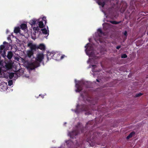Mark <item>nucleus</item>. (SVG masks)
I'll return each mask as SVG.
<instances>
[{"label":"nucleus","instance_id":"nucleus-12","mask_svg":"<svg viewBox=\"0 0 148 148\" xmlns=\"http://www.w3.org/2000/svg\"><path fill=\"white\" fill-rule=\"evenodd\" d=\"M13 56V53L11 51H9L8 52L7 57L10 60L12 58Z\"/></svg>","mask_w":148,"mask_h":148},{"label":"nucleus","instance_id":"nucleus-7","mask_svg":"<svg viewBox=\"0 0 148 148\" xmlns=\"http://www.w3.org/2000/svg\"><path fill=\"white\" fill-rule=\"evenodd\" d=\"M33 29L34 31L33 34L34 35H36V34H38V36L42 34L41 29H40L38 26L34 27L33 28Z\"/></svg>","mask_w":148,"mask_h":148},{"label":"nucleus","instance_id":"nucleus-28","mask_svg":"<svg viewBox=\"0 0 148 148\" xmlns=\"http://www.w3.org/2000/svg\"><path fill=\"white\" fill-rule=\"evenodd\" d=\"M123 34L126 37H127V32L126 31H125L123 33Z\"/></svg>","mask_w":148,"mask_h":148},{"label":"nucleus","instance_id":"nucleus-31","mask_svg":"<svg viewBox=\"0 0 148 148\" xmlns=\"http://www.w3.org/2000/svg\"><path fill=\"white\" fill-rule=\"evenodd\" d=\"M121 47V46L120 45H119L116 47V49H119Z\"/></svg>","mask_w":148,"mask_h":148},{"label":"nucleus","instance_id":"nucleus-24","mask_svg":"<svg viewBox=\"0 0 148 148\" xmlns=\"http://www.w3.org/2000/svg\"><path fill=\"white\" fill-rule=\"evenodd\" d=\"M127 56L126 54H123L121 55V57L122 58H127Z\"/></svg>","mask_w":148,"mask_h":148},{"label":"nucleus","instance_id":"nucleus-22","mask_svg":"<svg viewBox=\"0 0 148 148\" xmlns=\"http://www.w3.org/2000/svg\"><path fill=\"white\" fill-rule=\"evenodd\" d=\"M14 76V73H10L9 75V77L10 79H12Z\"/></svg>","mask_w":148,"mask_h":148},{"label":"nucleus","instance_id":"nucleus-2","mask_svg":"<svg viewBox=\"0 0 148 148\" xmlns=\"http://www.w3.org/2000/svg\"><path fill=\"white\" fill-rule=\"evenodd\" d=\"M77 128L76 130H74L69 133V135L71 138H74L75 136L77 135L80 131H81L82 133L84 132V131L82 127L79 123H78L77 125L76 126Z\"/></svg>","mask_w":148,"mask_h":148},{"label":"nucleus","instance_id":"nucleus-35","mask_svg":"<svg viewBox=\"0 0 148 148\" xmlns=\"http://www.w3.org/2000/svg\"><path fill=\"white\" fill-rule=\"evenodd\" d=\"M8 40H10V37H8L7 38Z\"/></svg>","mask_w":148,"mask_h":148},{"label":"nucleus","instance_id":"nucleus-30","mask_svg":"<svg viewBox=\"0 0 148 148\" xmlns=\"http://www.w3.org/2000/svg\"><path fill=\"white\" fill-rule=\"evenodd\" d=\"M65 57V56L64 55H63L60 56V59H63Z\"/></svg>","mask_w":148,"mask_h":148},{"label":"nucleus","instance_id":"nucleus-1","mask_svg":"<svg viewBox=\"0 0 148 148\" xmlns=\"http://www.w3.org/2000/svg\"><path fill=\"white\" fill-rule=\"evenodd\" d=\"M44 58V56L42 53H39L37 55L36 60L38 62H34L31 64L30 68L31 69H34L35 68L39 66L40 65L39 62H41Z\"/></svg>","mask_w":148,"mask_h":148},{"label":"nucleus","instance_id":"nucleus-15","mask_svg":"<svg viewBox=\"0 0 148 148\" xmlns=\"http://www.w3.org/2000/svg\"><path fill=\"white\" fill-rule=\"evenodd\" d=\"M20 28L18 27H15L14 30V33L17 34L19 33L20 32Z\"/></svg>","mask_w":148,"mask_h":148},{"label":"nucleus","instance_id":"nucleus-32","mask_svg":"<svg viewBox=\"0 0 148 148\" xmlns=\"http://www.w3.org/2000/svg\"><path fill=\"white\" fill-rule=\"evenodd\" d=\"M127 8V5L125 3V7H124V11L126 8Z\"/></svg>","mask_w":148,"mask_h":148},{"label":"nucleus","instance_id":"nucleus-27","mask_svg":"<svg viewBox=\"0 0 148 148\" xmlns=\"http://www.w3.org/2000/svg\"><path fill=\"white\" fill-rule=\"evenodd\" d=\"M42 20L44 21L45 24H46L47 22V21L46 20V17L45 16L43 17L42 18Z\"/></svg>","mask_w":148,"mask_h":148},{"label":"nucleus","instance_id":"nucleus-34","mask_svg":"<svg viewBox=\"0 0 148 148\" xmlns=\"http://www.w3.org/2000/svg\"><path fill=\"white\" fill-rule=\"evenodd\" d=\"M7 43V42H4L3 43V45H5V44H6Z\"/></svg>","mask_w":148,"mask_h":148},{"label":"nucleus","instance_id":"nucleus-4","mask_svg":"<svg viewBox=\"0 0 148 148\" xmlns=\"http://www.w3.org/2000/svg\"><path fill=\"white\" fill-rule=\"evenodd\" d=\"M28 46L30 48V50H27V56L31 58L34 53V51H36L33 45V43H29L28 44Z\"/></svg>","mask_w":148,"mask_h":148},{"label":"nucleus","instance_id":"nucleus-29","mask_svg":"<svg viewBox=\"0 0 148 148\" xmlns=\"http://www.w3.org/2000/svg\"><path fill=\"white\" fill-rule=\"evenodd\" d=\"M135 134V132H131L129 134L130 136H132V137L133 135Z\"/></svg>","mask_w":148,"mask_h":148},{"label":"nucleus","instance_id":"nucleus-6","mask_svg":"<svg viewBox=\"0 0 148 148\" xmlns=\"http://www.w3.org/2000/svg\"><path fill=\"white\" fill-rule=\"evenodd\" d=\"M33 45L36 51L38 49H40L42 51H45V46L42 43L40 44L39 45H37L36 44H33Z\"/></svg>","mask_w":148,"mask_h":148},{"label":"nucleus","instance_id":"nucleus-37","mask_svg":"<svg viewBox=\"0 0 148 148\" xmlns=\"http://www.w3.org/2000/svg\"><path fill=\"white\" fill-rule=\"evenodd\" d=\"M96 81H97V82H99V79H96Z\"/></svg>","mask_w":148,"mask_h":148},{"label":"nucleus","instance_id":"nucleus-36","mask_svg":"<svg viewBox=\"0 0 148 148\" xmlns=\"http://www.w3.org/2000/svg\"><path fill=\"white\" fill-rule=\"evenodd\" d=\"M92 67H95L96 66V65H92Z\"/></svg>","mask_w":148,"mask_h":148},{"label":"nucleus","instance_id":"nucleus-16","mask_svg":"<svg viewBox=\"0 0 148 148\" xmlns=\"http://www.w3.org/2000/svg\"><path fill=\"white\" fill-rule=\"evenodd\" d=\"M92 132L91 131L89 132V133L88 134V132H86L85 134V135H86L88 138H90L91 136Z\"/></svg>","mask_w":148,"mask_h":148},{"label":"nucleus","instance_id":"nucleus-39","mask_svg":"<svg viewBox=\"0 0 148 148\" xmlns=\"http://www.w3.org/2000/svg\"><path fill=\"white\" fill-rule=\"evenodd\" d=\"M129 136H130V138L132 137V136H130V134L129 135Z\"/></svg>","mask_w":148,"mask_h":148},{"label":"nucleus","instance_id":"nucleus-5","mask_svg":"<svg viewBox=\"0 0 148 148\" xmlns=\"http://www.w3.org/2000/svg\"><path fill=\"white\" fill-rule=\"evenodd\" d=\"M85 47L86 48L85 51H86L87 55H90V52L89 51H92L93 49L92 45L88 43L86 45Z\"/></svg>","mask_w":148,"mask_h":148},{"label":"nucleus","instance_id":"nucleus-33","mask_svg":"<svg viewBox=\"0 0 148 148\" xmlns=\"http://www.w3.org/2000/svg\"><path fill=\"white\" fill-rule=\"evenodd\" d=\"M130 138V136H129V135L128 136H127L126 138L127 139H129Z\"/></svg>","mask_w":148,"mask_h":148},{"label":"nucleus","instance_id":"nucleus-13","mask_svg":"<svg viewBox=\"0 0 148 148\" xmlns=\"http://www.w3.org/2000/svg\"><path fill=\"white\" fill-rule=\"evenodd\" d=\"M20 27L22 30H25L27 28V25L23 23L21 25Z\"/></svg>","mask_w":148,"mask_h":148},{"label":"nucleus","instance_id":"nucleus-40","mask_svg":"<svg viewBox=\"0 0 148 148\" xmlns=\"http://www.w3.org/2000/svg\"><path fill=\"white\" fill-rule=\"evenodd\" d=\"M1 64V60H0V65Z\"/></svg>","mask_w":148,"mask_h":148},{"label":"nucleus","instance_id":"nucleus-9","mask_svg":"<svg viewBox=\"0 0 148 148\" xmlns=\"http://www.w3.org/2000/svg\"><path fill=\"white\" fill-rule=\"evenodd\" d=\"M38 20L36 19H33L30 21V23L32 25H34L35 24L38 23Z\"/></svg>","mask_w":148,"mask_h":148},{"label":"nucleus","instance_id":"nucleus-10","mask_svg":"<svg viewBox=\"0 0 148 148\" xmlns=\"http://www.w3.org/2000/svg\"><path fill=\"white\" fill-rule=\"evenodd\" d=\"M60 55L58 52H55L54 53L53 59L55 60H58Z\"/></svg>","mask_w":148,"mask_h":148},{"label":"nucleus","instance_id":"nucleus-20","mask_svg":"<svg viewBox=\"0 0 148 148\" xmlns=\"http://www.w3.org/2000/svg\"><path fill=\"white\" fill-rule=\"evenodd\" d=\"M92 121H89L87 123L86 127L85 129H86V128H88V125L89 124L92 125Z\"/></svg>","mask_w":148,"mask_h":148},{"label":"nucleus","instance_id":"nucleus-26","mask_svg":"<svg viewBox=\"0 0 148 148\" xmlns=\"http://www.w3.org/2000/svg\"><path fill=\"white\" fill-rule=\"evenodd\" d=\"M143 95L141 93H138V94H136L135 96V97H139L140 96H141V95Z\"/></svg>","mask_w":148,"mask_h":148},{"label":"nucleus","instance_id":"nucleus-25","mask_svg":"<svg viewBox=\"0 0 148 148\" xmlns=\"http://www.w3.org/2000/svg\"><path fill=\"white\" fill-rule=\"evenodd\" d=\"M3 53L2 54V55L3 58H5L6 56L5 55L6 53L4 50H3Z\"/></svg>","mask_w":148,"mask_h":148},{"label":"nucleus","instance_id":"nucleus-3","mask_svg":"<svg viewBox=\"0 0 148 148\" xmlns=\"http://www.w3.org/2000/svg\"><path fill=\"white\" fill-rule=\"evenodd\" d=\"M88 83L87 82L82 81L79 83L76 84L75 86L77 88V89L75 90L76 92H79L81 91L83 89L82 87L83 86H85L86 88H88L89 86L86 85Z\"/></svg>","mask_w":148,"mask_h":148},{"label":"nucleus","instance_id":"nucleus-8","mask_svg":"<svg viewBox=\"0 0 148 148\" xmlns=\"http://www.w3.org/2000/svg\"><path fill=\"white\" fill-rule=\"evenodd\" d=\"M54 52L52 51L51 52H48L47 54V60H51V58L53 59Z\"/></svg>","mask_w":148,"mask_h":148},{"label":"nucleus","instance_id":"nucleus-23","mask_svg":"<svg viewBox=\"0 0 148 148\" xmlns=\"http://www.w3.org/2000/svg\"><path fill=\"white\" fill-rule=\"evenodd\" d=\"M13 84V82L12 80H9L8 82V85L9 86H11Z\"/></svg>","mask_w":148,"mask_h":148},{"label":"nucleus","instance_id":"nucleus-18","mask_svg":"<svg viewBox=\"0 0 148 148\" xmlns=\"http://www.w3.org/2000/svg\"><path fill=\"white\" fill-rule=\"evenodd\" d=\"M5 47L4 45H1L0 46V53H1L3 51Z\"/></svg>","mask_w":148,"mask_h":148},{"label":"nucleus","instance_id":"nucleus-21","mask_svg":"<svg viewBox=\"0 0 148 148\" xmlns=\"http://www.w3.org/2000/svg\"><path fill=\"white\" fill-rule=\"evenodd\" d=\"M98 31L99 32V36H100V34L101 35V34H103V33L101 29H98Z\"/></svg>","mask_w":148,"mask_h":148},{"label":"nucleus","instance_id":"nucleus-14","mask_svg":"<svg viewBox=\"0 0 148 148\" xmlns=\"http://www.w3.org/2000/svg\"><path fill=\"white\" fill-rule=\"evenodd\" d=\"M38 23H39V26L38 27H39V28H42L44 27V25L42 21H38Z\"/></svg>","mask_w":148,"mask_h":148},{"label":"nucleus","instance_id":"nucleus-19","mask_svg":"<svg viewBox=\"0 0 148 148\" xmlns=\"http://www.w3.org/2000/svg\"><path fill=\"white\" fill-rule=\"evenodd\" d=\"M110 22V23L114 24H118L121 22L120 21L118 22L114 21H111Z\"/></svg>","mask_w":148,"mask_h":148},{"label":"nucleus","instance_id":"nucleus-17","mask_svg":"<svg viewBox=\"0 0 148 148\" xmlns=\"http://www.w3.org/2000/svg\"><path fill=\"white\" fill-rule=\"evenodd\" d=\"M41 31H42V33L45 34H48L47 31L45 28L41 29Z\"/></svg>","mask_w":148,"mask_h":148},{"label":"nucleus","instance_id":"nucleus-11","mask_svg":"<svg viewBox=\"0 0 148 148\" xmlns=\"http://www.w3.org/2000/svg\"><path fill=\"white\" fill-rule=\"evenodd\" d=\"M89 110L88 106L85 105H83L81 106V110L82 111H87Z\"/></svg>","mask_w":148,"mask_h":148},{"label":"nucleus","instance_id":"nucleus-38","mask_svg":"<svg viewBox=\"0 0 148 148\" xmlns=\"http://www.w3.org/2000/svg\"><path fill=\"white\" fill-rule=\"evenodd\" d=\"M79 106V105H77V108H78Z\"/></svg>","mask_w":148,"mask_h":148}]
</instances>
